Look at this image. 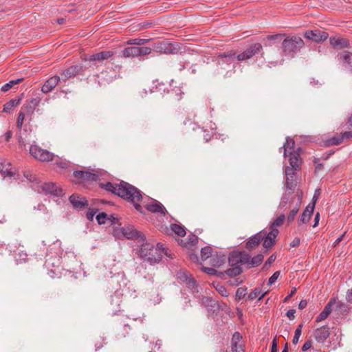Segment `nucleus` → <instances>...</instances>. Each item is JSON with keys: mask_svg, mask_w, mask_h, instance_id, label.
<instances>
[{"mask_svg": "<svg viewBox=\"0 0 352 352\" xmlns=\"http://www.w3.org/2000/svg\"><path fill=\"white\" fill-rule=\"evenodd\" d=\"M100 186L122 199L132 203L134 208L140 213H144L143 208L139 204L142 200V192L135 186L129 183L121 181L119 184L107 182L100 184Z\"/></svg>", "mask_w": 352, "mask_h": 352, "instance_id": "obj_1", "label": "nucleus"}, {"mask_svg": "<svg viewBox=\"0 0 352 352\" xmlns=\"http://www.w3.org/2000/svg\"><path fill=\"white\" fill-rule=\"evenodd\" d=\"M302 192L285 193L283 195L278 206V210L283 212H288L287 221L292 222L298 212L302 204Z\"/></svg>", "mask_w": 352, "mask_h": 352, "instance_id": "obj_2", "label": "nucleus"}, {"mask_svg": "<svg viewBox=\"0 0 352 352\" xmlns=\"http://www.w3.org/2000/svg\"><path fill=\"white\" fill-rule=\"evenodd\" d=\"M142 245L140 250L139 255L144 261H146L151 264L159 263L163 254L170 257V254L168 253V250H165L162 245L158 243L156 247L150 243H144Z\"/></svg>", "mask_w": 352, "mask_h": 352, "instance_id": "obj_3", "label": "nucleus"}, {"mask_svg": "<svg viewBox=\"0 0 352 352\" xmlns=\"http://www.w3.org/2000/svg\"><path fill=\"white\" fill-rule=\"evenodd\" d=\"M235 59V52L232 50L224 53H220L218 55L216 74L227 76L229 72L234 68V60Z\"/></svg>", "mask_w": 352, "mask_h": 352, "instance_id": "obj_4", "label": "nucleus"}, {"mask_svg": "<svg viewBox=\"0 0 352 352\" xmlns=\"http://www.w3.org/2000/svg\"><path fill=\"white\" fill-rule=\"evenodd\" d=\"M304 46L303 40L299 36L287 37L282 42L283 55L294 58L296 54Z\"/></svg>", "mask_w": 352, "mask_h": 352, "instance_id": "obj_5", "label": "nucleus"}, {"mask_svg": "<svg viewBox=\"0 0 352 352\" xmlns=\"http://www.w3.org/2000/svg\"><path fill=\"white\" fill-rule=\"evenodd\" d=\"M152 52V48L148 47L130 46L122 50V56L124 58H138L148 55Z\"/></svg>", "mask_w": 352, "mask_h": 352, "instance_id": "obj_6", "label": "nucleus"}, {"mask_svg": "<svg viewBox=\"0 0 352 352\" xmlns=\"http://www.w3.org/2000/svg\"><path fill=\"white\" fill-rule=\"evenodd\" d=\"M30 155L36 160L41 162L54 161L55 155L46 149H43L36 144H32L30 147Z\"/></svg>", "mask_w": 352, "mask_h": 352, "instance_id": "obj_7", "label": "nucleus"}, {"mask_svg": "<svg viewBox=\"0 0 352 352\" xmlns=\"http://www.w3.org/2000/svg\"><path fill=\"white\" fill-rule=\"evenodd\" d=\"M121 233L128 239H138L140 242H144L146 238L144 235L135 229L133 226L123 227L115 231L116 236Z\"/></svg>", "mask_w": 352, "mask_h": 352, "instance_id": "obj_8", "label": "nucleus"}, {"mask_svg": "<svg viewBox=\"0 0 352 352\" xmlns=\"http://www.w3.org/2000/svg\"><path fill=\"white\" fill-rule=\"evenodd\" d=\"M263 50V46L261 43H256L250 45L245 51L242 53L236 55L235 58L238 60L243 61L252 58L256 54H259Z\"/></svg>", "mask_w": 352, "mask_h": 352, "instance_id": "obj_9", "label": "nucleus"}, {"mask_svg": "<svg viewBox=\"0 0 352 352\" xmlns=\"http://www.w3.org/2000/svg\"><path fill=\"white\" fill-rule=\"evenodd\" d=\"M115 281L120 283V289L125 295L129 294L132 296L133 293L135 292L134 289H131L132 285L128 283L124 272H120L111 276V283H114Z\"/></svg>", "mask_w": 352, "mask_h": 352, "instance_id": "obj_10", "label": "nucleus"}, {"mask_svg": "<svg viewBox=\"0 0 352 352\" xmlns=\"http://www.w3.org/2000/svg\"><path fill=\"white\" fill-rule=\"evenodd\" d=\"M248 259V253L245 252L234 251L230 253L228 256V263L230 266L245 265Z\"/></svg>", "mask_w": 352, "mask_h": 352, "instance_id": "obj_11", "label": "nucleus"}, {"mask_svg": "<svg viewBox=\"0 0 352 352\" xmlns=\"http://www.w3.org/2000/svg\"><path fill=\"white\" fill-rule=\"evenodd\" d=\"M305 38L316 43H320L326 41L329 34L324 31L320 30H307L304 34Z\"/></svg>", "mask_w": 352, "mask_h": 352, "instance_id": "obj_12", "label": "nucleus"}, {"mask_svg": "<svg viewBox=\"0 0 352 352\" xmlns=\"http://www.w3.org/2000/svg\"><path fill=\"white\" fill-rule=\"evenodd\" d=\"M154 50L161 54H174L177 53L178 47L175 43L160 42L155 45Z\"/></svg>", "mask_w": 352, "mask_h": 352, "instance_id": "obj_13", "label": "nucleus"}, {"mask_svg": "<svg viewBox=\"0 0 352 352\" xmlns=\"http://www.w3.org/2000/svg\"><path fill=\"white\" fill-rule=\"evenodd\" d=\"M279 231L277 228H272L268 233L265 231L263 245L266 249L272 248L275 244V239L278 234Z\"/></svg>", "mask_w": 352, "mask_h": 352, "instance_id": "obj_14", "label": "nucleus"}, {"mask_svg": "<svg viewBox=\"0 0 352 352\" xmlns=\"http://www.w3.org/2000/svg\"><path fill=\"white\" fill-rule=\"evenodd\" d=\"M41 187L42 191L46 195H51L54 197H62L63 195L62 189L57 187L54 183H44Z\"/></svg>", "mask_w": 352, "mask_h": 352, "instance_id": "obj_15", "label": "nucleus"}, {"mask_svg": "<svg viewBox=\"0 0 352 352\" xmlns=\"http://www.w3.org/2000/svg\"><path fill=\"white\" fill-rule=\"evenodd\" d=\"M264 234L265 230H261L250 237L245 243V248L248 250H252L258 247L263 239Z\"/></svg>", "mask_w": 352, "mask_h": 352, "instance_id": "obj_16", "label": "nucleus"}, {"mask_svg": "<svg viewBox=\"0 0 352 352\" xmlns=\"http://www.w3.org/2000/svg\"><path fill=\"white\" fill-rule=\"evenodd\" d=\"M285 187L287 190H293L297 185L296 179H295V171L294 169L290 168L289 166L285 168Z\"/></svg>", "mask_w": 352, "mask_h": 352, "instance_id": "obj_17", "label": "nucleus"}, {"mask_svg": "<svg viewBox=\"0 0 352 352\" xmlns=\"http://www.w3.org/2000/svg\"><path fill=\"white\" fill-rule=\"evenodd\" d=\"M73 175L82 181H97L99 178L98 174L90 170H76Z\"/></svg>", "mask_w": 352, "mask_h": 352, "instance_id": "obj_18", "label": "nucleus"}, {"mask_svg": "<svg viewBox=\"0 0 352 352\" xmlns=\"http://www.w3.org/2000/svg\"><path fill=\"white\" fill-rule=\"evenodd\" d=\"M330 45L336 49L349 48V41L347 38L342 36H332L329 38Z\"/></svg>", "mask_w": 352, "mask_h": 352, "instance_id": "obj_19", "label": "nucleus"}, {"mask_svg": "<svg viewBox=\"0 0 352 352\" xmlns=\"http://www.w3.org/2000/svg\"><path fill=\"white\" fill-rule=\"evenodd\" d=\"M242 336L239 332H235L232 338V352H244L243 344L241 342Z\"/></svg>", "mask_w": 352, "mask_h": 352, "instance_id": "obj_20", "label": "nucleus"}, {"mask_svg": "<svg viewBox=\"0 0 352 352\" xmlns=\"http://www.w3.org/2000/svg\"><path fill=\"white\" fill-rule=\"evenodd\" d=\"M82 69L81 66L74 65L64 70L60 74V80L65 82L72 77L76 76Z\"/></svg>", "mask_w": 352, "mask_h": 352, "instance_id": "obj_21", "label": "nucleus"}, {"mask_svg": "<svg viewBox=\"0 0 352 352\" xmlns=\"http://www.w3.org/2000/svg\"><path fill=\"white\" fill-rule=\"evenodd\" d=\"M314 208V203H310L308 204L298 220V226H300L301 223H307L309 222L311 215L313 214Z\"/></svg>", "mask_w": 352, "mask_h": 352, "instance_id": "obj_22", "label": "nucleus"}, {"mask_svg": "<svg viewBox=\"0 0 352 352\" xmlns=\"http://www.w3.org/2000/svg\"><path fill=\"white\" fill-rule=\"evenodd\" d=\"M329 328L328 326H322L314 331V337L318 342L323 343L329 336Z\"/></svg>", "mask_w": 352, "mask_h": 352, "instance_id": "obj_23", "label": "nucleus"}, {"mask_svg": "<svg viewBox=\"0 0 352 352\" xmlns=\"http://www.w3.org/2000/svg\"><path fill=\"white\" fill-rule=\"evenodd\" d=\"M69 202L76 209H83L88 206L87 201L85 197H80L76 194L72 195L69 198Z\"/></svg>", "mask_w": 352, "mask_h": 352, "instance_id": "obj_24", "label": "nucleus"}, {"mask_svg": "<svg viewBox=\"0 0 352 352\" xmlns=\"http://www.w3.org/2000/svg\"><path fill=\"white\" fill-rule=\"evenodd\" d=\"M60 78L58 76H54L49 78L44 85L42 86L41 91L44 94L50 92L59 82H60Z\"/></svg>", "mask_w": 352, "mask_h": 352, "instance_id": "obj_25", "label": "nucleus"}, {"mask_svg": "<svg viewBox=\"0 0 352 352\" xmlns=\"http://www.w3.org/2000/svg\"><path fill=\"white\" fill-rule=\"evenodd\" d=\"M41 102L39 98H34L27 101L22 107L21 109L26 114H32L35 110L36 107Z\"/></svg>", "mask_w": 352, "mask_h": 352, "instance_id": "obj_26", "label": "nucleus"}, {"mask_svg": "<svg viewBox=\"0 0 352 352\" xmlns=\"http://www.w3.org/2000/svg\"><path fill=\"white\" fill-rule=\"evenodd\" d=\"M335 302V298H332L329 300V302L325 305L322 312L317 316L316 319V322H322L329 316L332 311V306L334 305Z\"/></svg>", "mask_w": 352, "mask_h": 352, "instance_id": "obj_27", "label": "nucleus"}, {"mask_svg": "<svg viewBox=\"0 0 352 352\" xmlns=\"http://www.w3.org/2000/svg\"><path fill=\"white\" fill-rule=\"evenodd\" d=\"M0 172L4 177H12L15 175L11 168V164L5 159H0Z\"/></svg>", "mask_w": 352, "mask_h": 352, "instance_id": "obj_28", "label": "nucleus"}, {"mask_svg": "<svg viewBox=\"0 0 352 352\" xmlns=\"http://www.w3.org/2000/svg\"><path fill=\"white\" fill-rule=\"evenodd\" d=\"M146 209L153 213H161L163 215L166 214V210L164 206L159 201L154 200L153 203L146 204Z\"/></svg>", "mask_w": 352, "mask_h": 352, "instance_id": "obj_29", "label": "nucleus"}, {"mask_svg": "<svg viewBox=\"0 0 352 352\" xmlns=\"http://www.w3.org/2000/svg\"><path fill=\"white\" fill-rule=\"evenodd\" d=\"M287 157H289L290 168L294 169V171L297 170L300 166V154L296 151H293L289 154L287 153Z\"/></svg>", "mask_w": 352, "mask_h": 352, "instance_id": "obj_30", "label": "nucleus"}, {"mask_svg": "<svg viewBox=\"0 0 352 352\" xmlns=\"http://www.w3.org/2000/svg\"><path fill=\"white\" fill-rule=\"evenodd\" d=\"M113 55V53L111 51H102L91 55L89 60L90 61H103L111 58Z\"/></svg>", "mask_w": 352, "mask_h": 352, "instance_id": "obj_31", "label": "nucleus"}, {"mask_svg": "<svg viewBox=\"0 0 352 352\" xmlns=\"http://www.w3.org/2000/svg\"><path fill=\"white\" fill-rule=\"evenodd\" d=\"M226 256L222 253H216L212 254L210 258V264L214 267H219L223 265L226 262Z\"/></svg>", "mask_w": 352, "mask_h": 352, "instance_id": "obj_32", "label": "nucleus"}, {"mask_svg": "<svg viewBox=\"0 0 352 352\" xmlns=\"http://www.w3.org/2000/svg\"><path fill=\"white\" fill-rule=\"evenodd\" d=\"M248 259L245 263L247 268H252L258 266L263 262V255L262 254H258L252 258H251L250 255L248 254Z\"/></svg>", "mask_w": 352, "mask_h": 352, "instance_id": "obj_33", "label": "nucleus"}, {"mask_svg": "<svg viewBox=\"0 0 352 352\" xmlns=\"http://www.w3.org/2000/svg\"><path fill=\"white\" fill-rule=\"evenodd\" d=\"M198 242V237L193 234H190L188 236L186 241L181 240L179 243L182 247L191 248L195 246Z\"/></svg>", "mask_w": 352, "mask_h": 352, "instance_id": "obj_34", "label": "nucleus"}, {"mask_svg": "<svg viewBox=\"0 0 352 352\" xmlns=\"http://www.w3.org/2000/svg\"><path fill=\"white\" fill-rule=\"evenodd\" d=\"M294 146H295L294 140L292 138H287L283 146L280 148V150L282 148L284 149V157H286L287 156V153L289 154L290 152H293V151L294 149Z\"/></svg>", "mask_w": 352, "mask_h": 352, "instance_id": "obj_35", "label": "nucleus"}, {"mask_svg": "<svg viewBox=\"0 0 352 352\" xmlns=\"http://www.w3.org/2000/svg\"><path fill=\"white\" fill-rule=\"evenodd\" d=\"M334 305H336L335 311L342 315L347 314L349 310L348 305L340 300H336Z\"/></svg>", "mask_w": 352, "mask_h": 352, "instance_id": "obj_36", "label": "nucleus"}, {"mask_svg": "<svg viewBox=\"0 0 352 352\" xmlns=\"http://www.w3.org/2000/svg\"><path fill=\"white\" fill-rule=\"evenodd\" d=\"M22 100V98L11 99L3 105V111L4 112H10L14 107L19 105Z\"/></svg>", "mask_w": 352, "mask_h": 352, "instance_id": "obj_37", "label": "nucleus"}, {"mask_svg": "<svg viewBox=\"0 0 352 352\" xmlns=\"http://www.w3.org/2000/svg\"><path fill=\"white\" fill-rule=\"evenodd\" d=\"M150 40H151L150 38H131V39L128 40L126 42V44L129 45H133L135 47H143L142 45H145Z\"/></svg>", "mask_w": 352, "mask_h": 352, "instance_id": "obj_38", "label": "nucleus"}, {"mask_svg": "<svg viewBox=\"0 0 352 352\" xmlns=\"http://www.w3.org/2000/svg\"><path fill=\"white\" fill-rule=\"evenodd\" d=\"M341 58L344 66L352 71V53L349 52H344L342 54Z\"/></svg>", "mask_w": 352, "mask_h": 352, "instance_id": "obj_39", "label": "nucleus"}, {"mask_svg": "<svg viewBox=\"0 0 352 352\" xmlns=\"http://www.w3.org/2000/svg\"><path fill=\"white\" fill-rule=\"evenodd\" d=\"M170 230L179 236H184L186 235V228L184 226L172 223L170 225Z\"/></svg>", "mask_w": 352, "mask_h": 352, "instance_id": "obj_40", "label": "nucleus"}, {"mask_svg": "<svg viewBox=\"0 0 352 352\" xmlns=\"http://www.w3.org/2000/svg\"><path fill=\"white\" fill-rule=\"evenodd\" d=\"M266 292L261 294L260 288H255L248 296L247 300H253L258 298V300H261L265 296Z\"/></svg>", "mask_w": 352, "mask_h": 352, "instance_id": "obj_41", "label": "nucleus"}, {"mask_svg": "<svg viewBox=\"0 0 352 352\" xmlns=\"http://www.w3.org/2000/svg\"><path fill=\"white\" fill-rule=\"evenodd\" d=\"M54 160L55 164L61 169H67L71 166L70 162L65 159L60 158L58 156H55Z\"/></svg>", "mask_w": 352, "mask_h": 352, "instance_id": "obj_42", "label": "nucleus"}, {"mask_svg": "<svg viewBox=\"0 0 352 352\" xmlns=\"http://www.w3.org/2000/svg\"><path fill=\"white\" fill-rule=\"evenodd\" d=\"M243 272L240 266H231L230 268L225 271V274L231 277L236 276Z\"/></svg>", "mask_w": 352, "mask_h": 352, "instance_id": "obj_43", "label": "nucleus"}, {"mask_svg": "<svg viewBox=\"0 0 352 352\" xmlns=\"http://www.w3.org/2000/svg\"><path fill=\"white\" fill-rule=\"evenodd\" d=\"M187 287L192 291V293H198V285L196 280L191 276L190 278L185 283Z\"/></svg>", "mask_w": 352, "mask_h": 352, "instance_id": "obj_44", "label": "nucleus"}, {"mask_svg": "<svg viewBox=\"0 0 352 352\" xmlns=\"http://www.w3.org/2000/svg\"><path fill=\"white\" fill-rule=\"evenodd\" d=\"M285 219V214L282 213L272 222L270 225V230H272V228H276V227L280 226L283 223Z\"/></svg>", "mask_w": 352, "mask_h": 352, "instance_id": "obj_45", "label": "nucleus"}, {"mask_svg": "<svg viewBox=\"0 0 352 352\" xmlns=\"http://www.w3.org/2000/svg\"><path fill=\"white\" fill-rule=\"evenodd\" d=\"M22 80H23V78H18V79H16V80H12L10 81H9L8 82L4 84L1 87V90L3 92H6L8 90H10L13 86L19 84Z\"/></svg>", "mask_w": 352, "mask_h": 352, "instance_id": "obj_46", "label": "nucleus"}, {"mask_svg": "<svg viewBox=\"0 0 352 352\" xmlns=\"http://www.w3.org/2000/svg\"><path fill=\"white\" fill-rule=\"evenodd\" d=\"M212 248L210 246H206L202 248L201 250V259L205 261L209 258H211L212 254Z\"/></svg>", "mask_w": 352, "mask_h": 352, "instance_id": "obj_47", "label": "nucleus"}, {"mask_svg": "<svg viewBox=\"0 0 352 352\" xmlns=\"http://www.w3.org/2000/svg\"><path fill=\"white\" fill-rule=\"evenodd\" d=\"M201 270L203 272H206L209 275L217 276L219 277H221L224 274L223 272L216 270L213 267H203Z\"/></svg>", "mask_w": 352, "mask_h": 352, "instance_id": "obj_48", "label": "nucleus"}, {"mask_svg": "<svg viewBox=\"0 0 352 352\" xmlns=\"http://www.w3.org/2000/svg\"><path fill=\"white\" fill-rule=\"evenodd\" d=\"M169 94L176 100H180L182 99V95L184 94V92L182 91L181 88L177 87L174 89H172L169 92Z\"/></svg>", "mask_w": 352, "mask_h": 352, "instance_id": "obj_49", "label": "nucleus"}, {"mask_svg": "<svg viewBox=\"0 0 352 352\" xmlns=\"http://www.w3.org/2000/svg\"><path fill=\"white\" fill-rule=\"evenodd\" d=\"M214 287L217 292L223 297H228L229 296V292L224 285L217 283L216 285H214Z\"/></svg>", "mask_w": 352, "mask_h": 352, "instance_id": "obj_50", "label": "nucleus"}, {"mask_svg": "<svg viewBox=\"0 0 352 352\" xmlns=\"http://www.w3.org/2000/svg\"><path fill=\"white\" fill-rule=\"evenodd\" d=\"M247 294V287H239L237 289L235 295L236 301H240Z\"/></svg>", "mask_w": 352, "mask_h": 352, "instance_id": "obj_51", "label": "nucleus"}, {"mask_svg": "<svg viewBox=\"0 0 352 352\" xmlns=\"http://www.w3.org/2000/svg\"><path fill=\"white\" fill-rule=\"evenodd\" d=\"M192 275L186 271H180L177 273V278L182 282L186 283Z\"/></svg>", "mask_w": 352, "mask_h": 352, "instance_id": "obj_52", "label": "nucleus"}, {"mask_svg": "<svg viewBox=\"0 0 352 352\" xmlns=\"http://www.w3.org/2000/svg\"><path fill=\"white\" fill-rule=\"evenodd\" d=\"M302 324H300L297 327L296 329L295 330L294 336L292 339V343L294 344H296L298 342L299 338H300V337L301 336V333H302Z\"/></svg>", "mask_w": 352, "mask_h": 352, "instance_id": "obj_53", "label": "nucleus"}, {"mask_svg": "<svg viewBox=\"0 0 352 352\" xmlns=\"http://www.w3.org/2000/svg\"><path fill=\"white\" fill-rule=\"evenodd\" d=\"M342 137L340 135H338L336 136H334L331 138H330L329 140H327V144L329 146V145H338L340 144H341L342 142Z\"/></svg>", "mask_w": 352, "mask_h": 352, "instance_id": "obj_54", "label": "nucleus"}, {"mask_svg": "<svg viewBox=\"0 0 352 352\" xmlns=\"http://www.w3.org/2000/svg\"><path fill=\"white\" fill-rule=\"evenodd\" d=\"M25 113L23 112V111H20L19 113V116L17 118V121H16V126L19 130L21 129L22 125L23 124V121L25 119Z\"/></svg>", "mask_w": 352, "mask_h": 352, "instance_id": "obj_55", "label": "nucleus"}, {"mask_svg": "<svg viewBox=\"0 0 352 352\" xmlns=\"http://www.w3.org/2000/svg\"><path fill=\"white\" fill-rule=\"evenodd\" d=\"M107 218V214L105 212H100L96 216V220L98 224H103L105 223Z\"/></svg>", "mask_w": 352, "mask_h": 352, "instance_id": "obj_56", "label": "nucleus"}, {"mask_svg": "<svg viewBox=\"0 0 352 352\" xmlns=\"http://www.w3.org/2000/svg\"><path fill=\"white\" fill-rule=\"evenodd\" d=\"M207 306L210 307L213 311H216L217 310V307L219 306V301L212 300L211 298L208 299Z\"/></svg>", "mask_w": 352, "mask_h": 352, "instance_id": "obj_57", "label": "nucleus"}, {"mask_svg": "<svg viewBox=\"0 0 352 352\" xmlns=\"http://www.w3.org/2000/svg\"><path fill=\"white\" fill-rule=\"evenodd\" d=\"M280 276V272L277 271V272H275L270 278H269V280H268V283H267V285H273L276 281V280L278 279V276Z\"/></svg>", "mask_w": 352, "mask_h": 352, "instance_id": "obj_58", "label": "nucleus"}, {"mask_svg": "<svg viewBox=\"0 0 352 352\" xmlns=\"http://www.w3.org/2000/svg\"><path fill=\"white\" fill-rule=\"evenodd\" d=\"M276 258V255L272 254L265 261L263 267L267 268L268 267H270L275 261Z\"/></svg>", "mask_w": 352, "mask_h": 352, "instance_id": "obj_59", "label": "nucleus"}, {"mask_svg": "<svg viewBox=\"0 0 352 352\" xmlns=\"http://www.w3.org/2000/svg\"><path fill=\"white\" fill-rule=\"evenodd\" d=\"M153 85H155V91H160L162 90V87L164 86V84L163 82H159L157 80H154L153 82ZM154 87L151 89L152 91H154L153 90Z\"/></svg>", "mask_w": 352, "mask_h": 352, "instance_id": "obj_60", "label": "nucleus"}, {"mask_svg": "<svg viewBox=\"0 0 352 352\" xmlns=\"http://www.w3.org/2000/svg\"><path fill=\"white\" fill-rule=\"evenodd\" d=\"M311 345H312L311 340H309L306 341L302 347V351H306L309 350V349H311Z\"/></svg>", "mask_w": 352, "mask_h": 352, "instance_id": "obj_61", "label": "nucleus"}, {"mask_svg": "<svg viewBox=\"0 0 352 352\" xmlns=\"http://www.w3.org/2000/svg\"><path fill=\"white\" fill-rule=\"evenodd\" d=\"M340 135L342 137V141L344 139H351L352 138V131H346L344 133H340Z\"/></svg>", "mask_w": 352, "mask_h": 352, "instance_id": "obj_62", "label": "nucleus"}, {"mask_svg": "<svg viewBox=\"0 0 352 352\" xmlns=\"http://www.w3.org/2000/svg\"><path fill=\"white\" fill-rule=\"evenodd\" d=\"M271 352H278V344L276 338L272 341Z\"/></svg>", "mask_w": 352, "mask_h": 352, "instance_id": "obj_63", "label": "nucleus"}, {"mask_svg": "<svg viewBox=\"0 0 352 352\" xmlns=\"http://www.w3.org/2000/svg\"><path fill=\"white\" fill-rule=\"evenodd\" d=\"M346 300L348 302L352 303V288L348 290L346 295Z\"/></svg>", "mask_w": 352, "mask_h": 352, "instance_id": "obj_64", "label": "nucleus"}]
</instances>
